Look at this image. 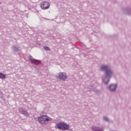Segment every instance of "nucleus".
<instances>
[{"mask_svg":"<svg viewBox=\"0 0 131 131\" xmlns=\"http://www.w3.org/2000/svg\"><path fill=\"white\" fill-rule=\"evenodd\" d=\"M18 111H19V113H20L22 115H23L25 116L28 117L29 116V113L27 112V110H26L25 108H19Z\"/></svg>","mask_w":131,"mask_h":131,"instance_id":"nucleus-7","label":"nucleus"},{"mask_svg":"<svg viewBox=\"0 0 131 131\" xmlns=\"http://www.w3.org/2000/svg\"><path fill=\"white\" fill-rule=\"evenodd\" d=\"M68 78V76L66 73H60L58 74V78L61 81H65Z\"/></svg>","mask_w":131,"mask_h":131,"instance_id":"nucleus-4","label":"nucleus"},{"mask_svg":"<svg viewBox=\"0 0 131 131\" xmlns=\"http://www.w3.org/2000/svg\"><path fill=\"white\" fill-rule=\"evenodd\" d=\"M126 12L128 13V14L129 15H130V14H131V10H130V11H126Z\"/></svg>","mask_w":131,"mask_h":131,"instance_id":"nucleus-15","label":"nucleus"},{"mask_svg":"<svg viewBox=\"0 0 131 131\" xmlns=\"http://www.w3.org/2000/svg\"><path fill=\"white\" fill-rule=\"evenodd\" d=\"M0 93H1V92H0Z\"/></svg>","mask_w":131,"mask_h":131,"instance_id":"nucleus-17","label":"nucleus"},{"mask_svg":"<svg viewBox=\"0 0 131 131\" xmlns=\"http://www.w3.org/2000/svg\"><path fill=\"white\" fill-rule=\"evenodd\" d=\"M88 89L93 90V86H90L88 87Z\"/></svg>","mask_w":131,"mask_h":131,"instance_id":"nucleus-14","label":"nucleus"},{"mask_svg":"<svg viewBox=\"0 0 131 131\" xmlns=\"http://www.w3.org/2000/svg\"><path fill=\"white\" fill-rule=\"evenodd\" d=\"M103 120L105 122H109V119L106 116H103Z\"/></svg>","mask_w":131,"mask_h":131,"instance_id":"nucleus-12","label":"nucleus"},{"mask_svg":"<svg viewBox=\"0 0 131 131\" xmlns=\"http://www.w3.org/2000/svg\"><path fill=\"white\" fill-rule=\"evenodd\" d=\"M55 127L63 131H66L69 129L70 125L67 123L60 122L56 124Z\"/></svg>","mask_w":131,"mask_h":131,"instance_id":"nucleus-2","label":"nucleus"},{"mask_svg":"<svg viewBox=\"0 0 131 131\" xmlns=\"http://www.w3.org/2000/svg\"><path fill=\"white\" fill-rule=\"evenodd\" d=\"M38 121L42 124H48L49 121H52V119L46 115H42L38 119Z\"/></svg>","mask_w":131,"mask_h":131,"instance_id":"nucleus-3","label":"nucleus"},{"mask_svg":"<svg viewBox=\"0 0 131 131\" xmlns=\"http://www.w3.org/2000/svg\"><path fill=\"white\" fill-rule=\"evenodd\" d=\"M28 59L33 63V64H35V65H39L40 64V61L36 60L35 59H34L33 57L31 55H30L28 57Z\"/></svg>","mask_w":131,"mask_h":131,"instance_id":"nucleus-6","label":"nucleus"},{"mask_svg":"<svg viewBox=\"0 0 131 131\" xmlns=\"http://www.w3.org/2000/svg\"><path fill=\"white\" fill-rule=\"evenodd\" d=\"M5 78H6L5 75L0 72V79H4Z\"/></svg>","mask_w":131,"mask_h":131,"instance_id":"nucleus-11","label":"nucleus"},{"mask_svg":"<svg viewBox=\"0 0 131 131\" xmlns=\"http://www.w3.org/2000/svg\"><path fill=\"white\" fill-rule=\"evenodd\" d=\"M50 5V3L49 2H42L40 4V6L42 9L45 10L49 9Z\"/></svg>","mask_w":131,"mask_h":131,"instance_id":"nucleus-5","label":"nucleus"},{"mask_svg":"<svg viewBox=\"0 0 131 131\" xmlns=\"http://www.w3.org/2000/svg\"><path fill=\"white\" fill-rule=\"evenodd\" d=\"M92 131H104L103 127H99V126H92L91 127Z\"/></svg>","mask_w":131,"mask_h":131,"instance_id":"nucleus-9","label":"nucleus"},{"mask_svg":"<svg viewBox=\"0 0 131 131\" xmlns=\"http://www.w3.org/2000/svg\"><path fill=\"white\" fill-rule=\"evenodd\" d=\"M44 49L46 51H50V48L49 47H47V46H45Z\"/></svg>","mask_w":131,"mask_h":131,"instance_id":"nucleus-13","label":"nucleus"},{"mask_svg":"<svg viewBox=\"0 0 131 131\" xmlns=\"http://www.w3.org/2000/svg\"><path fill=\"white\" fill-rule=\"evenodd\" d=\"M100 71L104 72V77H102V81L105 85H107L114 74V71L111 67L108 64H102L100 66Z\"/></svg>","mask_w":131,"mask_h":131,"instance_id":"nucleus-1","label":"nucleus"},{"mask_svg":"<svg viewBox=\"0 0 131 131\" xmlns=\"http://www.w3.org/2000/svg\"><path fill=\"white\" fill-rule=\"evenodd\" d=\"M12 49L13 52H18L19 51V48H17L16 46H13Z\"/></svg>","mask_w":131,"mask_h":131,"instance_id":"nucleus-10","label":"nucleus"},{"mask_svg":"<svg viewBox=\"0 0 131 131\" xmlns=\"http://www.w3.org/2000/svg\"><path fill=\"white\" fill-rule=\"evenodd\" d=\"M110 89V91L112 92H116L117 89V84H112L110 85V87L108 88Z\"/></svg>","mask_w":131,"mask_h":131,"instance_id":"nucleus-8","label":"nucleus"},{"mask_svg":"<svg viewBox=\"0 0 131 131\" xmlns=\"http://www.w3.org/2000/svg\"><path fill=\"white\" fill-rule=\"evenodd\" d=\"M95 92H96V93L97 94H99L100 93V92L99 90H95Z\"/></svg>","mask_w":131,"mask_h":131,"instance_id":"nucleus-16","label":"nucleus"}]
</instances>
